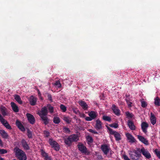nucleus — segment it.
<instances>
[{
    "label": "nucleus",
    "instance_id": "f257e3e1",
    "mask_svg": "<svg viewBox=\"0 0 160 160\" xmlns=\"http://www.w3.org/2000/svg\"><path fill=\"white\" fill-rule=\"evenodd\" d=\"M16 157L19 160H27V157L25 152L17 147L14 149Z\"/></svg>",
    "mask_w": 160,
    "mask_h": 160
},
{
    "label": "nucleus",
    "instance_id": "f03ea898",
    "mask_svg": "<svg viewBox=\"0 0 160 160\" xmlns=\"http://www.w3.org/2000/svg\"><path fill=\"white\" fill-rule=\"evenodd\" d=\"M138 150V148L136 150H134L129 155L131 159L132 160H139V158L142 157L141 154L139 153Z\"/></svg>",
    "mask_w": 160,
    "mask_h": 160
},
{
    "label": "nucleus",
    "instance_id": "7ed1b4c3",
    "mask_svg": "<svg viewBox=\"0 0 160 160\" xmlns=\"http://www.w3.org/2000/svg\"><path fill=\"white\" fill-rule=\"evenodd\" d=\"M138 150L140 153H142L147 159H149L151 158V156L149 152L144 147H142L141 149L138 148Z\"/></svg>",
    "mask_w": 160,
    "mask_h": 160
},
{
    "label": "nucleus",
    "instance_id": "20e7f679",
    "mask_svg": "<svg viewBox=\"0 0 160 160\" xmlns=\"http://www.w3.org/2000/svg\"><path fill=\"white\" fill-rule=\"evenodd\" d=\"M108 129L110 134L114 135L115 140L117 141H119L121 139V135L118 132L113 130V129L108 127Z\"/></svg>",
    "mask_w": 160,
    "mask_h": 160
},
{
    "label": "nucleus",
    "instance_id": "39448f33",
    "mask_svg": "<svg viewBox=\"0 0 160 160\" xmlns=\"http://www.w3.org/2000/svg\"><path fill=\"white\" fill-rule=\"evenodd\" d=\"M78 148L79 150L83 153L87 155L89 154V152L88 151L87 148L82 143L79 142L77 145Z\"/></svg>",
    "mask_w": 160,
    "mask_h": 160
},
{
    "label": "nucleus",
    "instance_id": "423d86ee",
    "mask_svg": "<svg viewBox=\"0 0 160 160\" xmlns=\"http://www.w3.org/2000/svg\"><path fill=\"white\" fill-rule=\"evenodd\" d=\"M48 142L52 148H54V149L56 151H58L59 150V145L56 141L53 140L52 138H50Z\"/></svg>",
    "mask_w": 160,
    "mask_h": 160
},
{
    "label": "nucleus",
    "instance_id": "0eeeda50",
    "mask_svg": "<svg viewBox=\"0 0 160 160\" xmlns=\"http://www.w3.org/2000/svg\"><path fill=\"white\" fill-rule=\"evenodd\" d=\"M48 113V111L46 107H44L41 109V110L38 113V114L40 117L47 116Z\"/></svg>",
    "mask_w": 160,
    "mask_h": 160
},
{
    "label": "nucleus",
    "instance_id": "6e6552de",
    "mask_svg": "<svg viewBox=\"0 0 160 160\" xmlns=\"http://www.w3.org/2000/svg\"><path fill=\"white\" fill-rule=\"evenodd\" d=\"M113 112L117 116H119L120 115V111L118 107L115 104H112L111 107Z\"/></svg>",
    "mask_w": 160,
    "mask_h": 160
},
{
    "label": "nucleus",
    "instance_id": "1a4fd4ad",
    "mask_svg": "<svg viewBox=\"0 0 160 160\" xmlns=\"http://www.w3.org/2000/svg\"><path fill=\"white\" fill-rule=\"evenodd\" d=\"M26 116L29 122L32 124H33L35 122L34 117L32 115L29 113H27L26 114Z\"/></svg>",
    "mask_w": 160,
    "mask_h": 160
},
{
    "label": "nucleus",
    "instance_id": "9d476101",
    "mask_svg": "<svg viewBox=\"0 0 160 160\" xmlns=\"http://www.w3.org/2000/svg\"><path fill=\"white\" fill-rule=\"evenodd\" d=\"M16 125L18 128L22 132H24L25 131V129L23 125L21 123L20 121L17 119L16 120Z\"/></svg>",
    "mask_w": 160,
    "mask_h": 160
},
{
    "label": "nucleus",
    "instance_id": "9b49d317",
    "mask_svg": "<svg viewBox=\"0 0 160 160\" xmlns=\"http://www.w3.org/2000/svg\"><path fill=\"white\" fill-rule=\"evenodd\" d=\"M101 148L104 153L106 155H107L109 152L110 149L108 147L107 145L106 144L102 145Z\"/></svg>",
    "mask_w": 160,
    "mask_h": 160
},
{
    "label": "nucleus",
    "instance_id": "f8f14e48",
    "mask_svg": "<svg viewBox=\"0 0 160 160\" xmlns=\"http://www.w3.org/2000/svg\"><path fill=\"white\" fill-rule=\"evenodd\" d=\"M141 127L142 131L145 133L147 132V129L149 127L148 124L146 122H143L141 123Z\"/></svg>",
    "mask_w": 160,
    "mask_h": 160
},
{
    "label": "nucleus",
    "instance_id": "ddd939ff",
    "mask_svg": "<svg viewBox=\"0 0 160 160\" xmlns=\"http://www.w3.org/2000/svg\"><path fill=\"white\" fill-rule=\"evenodd\" d=\"M29 101L30 105L32 106H34L36 104L37 99L36 98L32 95L30 97Z\"/></svg>",
    "mask_w": 160,
    "mask_h": 160
},
{
    "label": "nucleus",
    "instance_id": "4468645a",
    "mask_svg": "<svg viewBox=\"0 0 160 160\" xmlns=\"http://www.w3.org/2000/svg\"><path fill=\"white\" fill-rule=\"evenodd\" d=\"M40 117L41 118V120L45 125H47L49 123L50 120L48 118L47 116H40Z\"/></svg>",
    "mask_w": 160,
    "mask_h": 160
},
{
    "label": "nucleus",
    "instance_id": "2eb2a0df",
    "mask_svg": "<svg viewBox=\"0 0 160 160\" xmlns=\"http://www.w3.org/2000/svg\"><path fill=\"white\" fill-rule=\"evenodd\" d=\"M137 137L139 140L142 143L146 145H148L149 143L148 140L145 138L143 137L138 135H137Z\"/></svg>",
    "mask_w": 160,
    "mask_h": 160
},
{
    "label": "nucleus",
    "instance_id": "dca6fc26",
    "mask_svg": "<svg viewBox=\"0 0 160 160\" xmlns=\"http://www.w3.org/2000/svg\"><path fill=\"white\" fill-rule=\"evenodd\" d=\"M78 103L79 105L82 107V108L84 110H88V107L86 102L83 101H79L78 102Z\"/></svg>",
    "mask_w": 160,
    "mask_h": 160
},
{
    "label": "nucleus",
    "instance_id": "f3484780",
    "mask_svg": "<svg viewBox=\"0 0 160 160\" xmlns=\"http://www.w3.org/2000/svg\"><path fill=\"white\" fill-rule=\"evenodd\" d=\"M21 143L22 145V146L24 149L26 150H28L30 149L29 146L25 139H23L22 140Z\"/></svg>",
    "mask_w": 160,
    "mask_h": 160
},
{
    "label": "nucleus",
    "instance_id": "a211bd4d",
    "mask_svg": "<svg viewBox=\"0 0 160 160\" xmlns=\"http://www.w3.org/2000/svg\"><path fill=\"white\" fill-rule=\"evenodd\" d=\"M126 136L128 140L130 142L133 143L135 142V139L131 134L128 133L126 134Z\"/></svg>",
    "mask_w": 160,
    "mask_h": 160
},
{
    "label": "nucleus",
    "instance_id": "6ab92c4d",
    "mask_svg": "<svg viewBox=\"0 0 160 160\" xmlns=\"http://www.w3.org/2000/svg\"><path fill=\"white\" fill-rule=\"evenodd\" d=\"M1 123L6 128L9 130H11L12 129L11 126L6 120L4 119V121H2Z\"/></svg>",
    "mask_w": 160,
    "mask_h": 160
},
{
    "label": "nucleus",
    "instance_id": "aec40b11",
    "mask_svg": "<svg viewBox=\"0 0 160 160\" xmlns=\"http://www.w3.org/2000/svg\"><path fill=\"white\" fill-rule=\"evenodd\" d=\"M64 142L65 144L68 146H71L72 142L71 140L70 135L67 138H64Z\"/></svg>",
    "mask_w": 160,
    "mask_h": 160
},
{
    "label": "nucleus",
    "instance_id": "412c9836",
    "mask_svg": "<svg viewBox=\"0 0 160 160\" xmlns=\"http://www.w3.org/2000/svg\"><path fill=\"white\" fill-rule=\"evenodd\" d=\"M11 105L13 110L15 112H19V109L18 107L13 102H11Z\"/></svg>",
    "mask_w": 160,
    "mask_h": 160
},
{
    "label": "nucleus",
    "instance_id": "4be33fe9",
    "mask_svg": "<svg viewBox=\"0 0 160 160\" xmlns=\"http://www.w3.org/2000/svg\"><path fill=\"white\" fill-rule=\"evenodd\" d=\"M71 138V140L72 142H76L79 140V138L77 135L72 134L70 135Z\"/></svg>",
    "mask_w": 160,
    "mask_h": 160
},
{
    "label": "nucleus",
    "instance_id": "5701e85b",
    "mask_svg": "<svg viewBox=\"0 0 160 160\" xmlns=\"http://www.w3.org/2000/svg\"><path fill=\"white\" fill-rule=\"evenodd\" d=\"M102 123L101 121L99 119H97L96 121V124L95 127L97 130H100L102 128Z\"/></svg>",
    "mask_w": 160,
    "mask_h": 160
},
{
    "label": "nucleus",
    "instance_id": "b1692460",
    "mask_svg": "<svg viewBox=\"0 0 160 160\" xmlns=\"http://www.w3.org/2000/svg\"><path fill=\"white\" fill-rule=\"evenodd\" d=\"M128 124L129 128L131 130H135V129L136 127L133 122L130 120H128Z\"/></svg>",
    "mask_w": 160,
    "mask_h": 160
},
{
    "label": "nucleus",
    "instance_id": "393cba45",
    "mask_svg": "<svg viewBox=\"0 0 160 160\" xmlns=\"http://www.w3.org/2000/svg\"><path fill=\"white\" fill-rule=\"evenodd\" d=\"M0 134L2 138H4L7 139L8 137L7 133L3 130H0Z\"/></svg>",
    "mask_w": 160,
    "mask_h": 160
},
{
    "label": "nucleus",
    "instance_id": "a878e982",
    "mask_svg": "<svg viewBox=\"0 0 160 160\" xmlns=\"http://www.w3.org/2000/svg\"><path fill=\"white\" fill-rule=\"evenodd\" d=\"M150 122L151 123L154 125L156 122V118L155 115L152 113H151V117L150 118Z\"/></svg>",
    "mask_w": 160,
    "mask_h": 160
},
{
    "label": "nucleus",
    "instance_id": "bb28decb",
    "mask_svg": "<svg viewBox=\"0 0 160 160\" xmlns=\"http://www.w3.org/2000/svg\"><path fill=\"white\" fill-rule=\"evenodd\" d=\"M0 110L2 114L4 116L7 115V109L4 106H2L0 108Z\"/></svg>",
    "mask_w": 160,
    "mask_h": 160
},
{
    "label": "nucleus",
    "instance_id": "cd10ccee",
    "mask_svg": "<svg viewBox=\"0 0 160 160\" xmlns=\"http://www.w3.org/2000/svg\"><path fill=\"white\" fill-rule=\"evenodd\" d=\"M14 98L20 104H22V101L21 100V98L18 95H15Z\"/></svg>",
    "mask_w": 160,
    "mask_h": 160
},
{
    "label": "nucleus",
    "instance_id": "c85d7f7f",
    "mask_svg": "<svg viewBox=\"0 0 160 160\" xmlns=\"http://www.w3.org/2000/svg\"><path fill=\"white\" fill-rule=\"evenodd\" d=\"M63 120L65 121L67 123L69 124L71 122V118L69 117L64 116L63 118Z\"/></svg>",
    "mask_w": 160,
    "mask_h": 160
},
{
    "label": "nucleus",
    "instance_id": "c756f323",
    "mask_svg": "<svg viewBox=\"0 0 160 160\" xmlns=\"http://www.w3.org/2000/svg\"><path fill=\"white\" fill-rule=\"evenodd\" d=\"M88 115L92 119H94L97 117L96 113L94 111H91L89 113Z\"/></svg>",
    "mask_w": 160,
    "mask_h": 160
},
{
    "label": "nucleus",
    "instance_id": "7c9ffc66",
    "mask_svg": "<svg viewBox=\"0 0 160 160\" xmlns=\"http://www.w3.org/2000/svg\"><path fill=\"white\" fill-rule=\"evenodd\" d=\"M154 104L157 106H160V99L158 97H157L154 99Z\"/></svg>",
    "mask_w": 160,
    "mask_h": 160
},
{
    "label": "nucleus",
    "instance_id": "2f4dec72",
    "mask_svg": "<svg viewBox=\"0 0 160 160\" xmlns=\"http://www.w3.org/2000/svg\"><path fill=\"white\" fill-rule=\"evenodd\" d=\"M86 139L88 144L92 143L93 142V138L90 136H88L86 138Z\"/></svg>",
    "mask_w": 160,
    "mask_h": 160
},
{
    "label": "nucleus",
    "instance_id": "473e14b6",
    "mask_svg": "<svg viewBox=\"0 0 160 160\" xmlns=\"http://www.w3.org/2000/svg\"><path fill=\"white\" fill-rule=\"evenodd\" d=\"M53 122L55 124H58L60 122L59 118L58 117H54L53 118Z\"/></svg>",
    "mask_w": 160,
    "mask_h": 160
},
{
    "label": "nucleus",
    "instance_id": "72a5a7b5",
    "mask_svg": "<svg viewBox=\"0 0 160 160\" xmlns=\"http://www.w3.org/2000/svg\"><path fill=\"white\" fill-rule=\"evenodd\" d=\"M47 107L49 109L50 112V113H52L53 112V107L50 104H47Z\"/></svg>",
    "mask_w": 160,
    "mask_h": 160
},
{
    "label": "nucleus",
    "instance_id": "f704fd0d",
    "mask_svg": "<svg viewBox=\"0 0 160 160\" xmlns=\"http://www.w3.org/2000/svg\"><path fill=\"white\" fill-rule=\"evenodd\" d=\"M102 119L105 121L110 122L111 120V118L108 116L104 115L102 116Z\"/></svg>",
    "mask_w": 160,
    "mask_h": 160
},
{
    "label": "nucleus",
    "instance_id": "c9c22d12",
    "mask_svg": "<svg viewBox=\"0 0 160 160\" xmlns=\"http://www.w3.org/2000/svg\"><path fill=\"white\" fill-rule=\"evenodd\" d=\"M27 135L29 138H32V133L31 131L28 128L27 129Z\"/></svg>",
    "mask_w": 160,
    "mask_h": 160
},
{
    "label": "nucleus",
    "instance_id": "e433bc0d",
    "mask_svg": "<svg viewBox=\"0 0 160 160\" xmlns=\"http://www.w3.org/2000/svg\"><path fill=\"white\" fill-rule=\"evenodd\" d=\"M154 152L158 158L160 159V151L156 149L154 150Z\"/></svg>",
    "mask_w": 160,
    "mask_h": 160
},
{
    "label": "nucleus",
    "instance_id": "4c0bfd02",
    "mask_svg": "<svg viewBox=\"0 0 160 160\" xmlns=\"http://www.w3.org/2000/svg\"><path fill=\"white\" fill-rule=\"evenodd\" d=\"M126 116L128 118H131L134 116L132 113H130L129 112H125Z\"/></svg>",
    "mask_w": 160,
    "mask_h": 160
},
{
    "label": "nucleus",
    "instance_id": "58836bf2",
    "mask_svg": "<svg viewBox=\"0 0 160 160\" xmlns=\"http://www.w3.org/2000/svg\"><path fill=\"white\" fill-rule=\"evenodd\" d=\"M43 132L44 137L48 138L49 136L50 133L49 131L47 130H44Z\"/></svg>",
    "mask_w": 160,
    "mask_h": 160
},
{
    "label": "nucleus",
    "instance_id": "ea45409f",
    "mask_svg": "<svg viewBox=\"0 0 160 160\" xmlns=\"http://www.w3.org/2000/svg\"><path fill=\"white\" fill-rule=\"evenodd\" d=\"M63 132L65 133H69L70 130L69 129L66 127H64L63 128Z\"/></svg>",
    "mask_w": 160,
    "mask_h": 160
},
{
    "label": "nucleus",
    "instance_id": "a19ab883",
    "mask_svg": "<svg viewBox=\"0 0 160 160\" xmlns=\"http://www.w3.org/2000/svg\"><path fill=\"white\" fill-rule=\"evenodd\" d=\"M60 108L63 112H65L67 110V108L63 104H61L60 105Z\"/></svg>",
    "mask_w": 160,
    "mask_h": 160
},
{
    "label": "nucleus",
    "instance_id": "79ce46f5",
    "mask_svg": "<svg viewBox=\"0 0 160 160\" xmlns=\"http://www.w3.org/2000/svg\"><path fill=\"white\" fill-rule=\"evenodd\" d=\"M109 126L112 128H118V125L117 123H114L109 125Z\"/></svg>",
    "mask_w": 160,
    "mask_h": 160
},
{
    "label": "nucleus",
    "instance_id": "37998d69",
    "mask_svg": "<svg viewBox=\"0 0 160 160\" xmlns=\"http://www.w3.org/2000/svg\"><path fill=\"white\" fill-rule=\"evenodd\" d=\"M41 155L43 157H44V158H46V156H48V153H46V152L43 150H41Z\"/></svg>",
    "mask_w": 160,
    "mask_h": 160
},
{
    "label": "nucleus",
    "instance_id": "c03bdc74",
    "mask_svg": "<svg viewBox=\"0 0 160 160\" xmlns=\"http://www.w3.org/2000/svg\"><path fill=\"white\" fill-rule=\"evenodd\" d=\"M47 97H48V100L49 101H50L51 102H53V100L52 99V96L51 94L48 93Z\"/></svg>",
    "mask_w": 160,
    "mask_h": 160
},
{
    "label": "nucleus",
    "instance_id": "a18cd8bd",
    "mask_svg": "<svg viewBox=\"0 0 160 160\" xmlns=\"http://www.w3.org/2000/svg\"><path fill=\"white\" fill-rule=\"evenodd\" d=\"M54 85L56 86H57V87L58 88H60L61 87V84L60 82L59 81H57L55 83Z\"/></svg>",
    "mask_w": 160,
    "mask_h": 160
},
{
    "label": "nucleus",
    "instance_id": "49530a36",
    "mask_svg": "<svg viewBox=\"0 0 160 160\" xmlns=\"http://www.w3.org/2000/svg\"><path fill=\"white\" fill-rule=\"evenodd\" d=\"M147 106V104L144 101H141V106L142 108H146Z\"/></svg>",
    "mask_w": 160,
    "mask_h": 160
},
{
    "label": "nucleus",
    "instance_id": "de8ad7c7",
    "mask_svg": "<svg viewBox=\"0 0 160 160\" xmlns=\"http://www.w3.org/2000/svg\"><path fill=\"white\" fill-rule=\"evenodd\" d=\"M72 110L74 113L75 114H77L79 112V110L77 108H72Z\"/></svg>",
    "mask_w": 160,
    "mask_h": 160
},
{
    "label": "nucleus",
    "instance_id": "09e8293b",
    "mask_svg": "<svg viewBox=\"0 0 160 160\" xmlns=\"http://www.w3.org/2000/svg\"><path fill=\"white\" fill-rule=\"evenodd\" d=\"M7 152V151L4 149H0V153L1 154H4Z\"/></svg>",
    "mask_w": 160,
    "mask_h": 160
},
{
    "label": "nucleus",
    "instance_id": "8fccbe9b",
    "mask_svg": "<svg viewBox=\"0 0 160 160\" xmlns=\"http://www.w3.org/2000/svg\"><path fill=\"white\" fill-rule=\"evenodd\" d=\"M126 101L127 102V103L128 106L129 107H132V103L129 101L127 99H126Z\"/></svg>",
    "mask_w": 160,
    "mask_h": 160
},
{
    "label": "nucleus",
    "instance_id": "3c124183",
    "mask_svg": "<svg viewBox=\"0 0 160 160\" xmlns=\"http://www.w3.org/2000/svg\"><path fill=\"white\" fill-rule=\"evenodd\" d=\"M88 131L89 132L92 133L94 134H98V132L97 131H96L95 130H92L91 129H89Z\"/></svg>",
    "mask_w": 160,
    "mask_h": 160
},
{
    "label": "nucleus",
    "instance_id": "603ef678",
    "mask_svg": "<svg viewBox=\"0 0 160 160\" xmlns=\"http://www.w3.org/2000/svg\"><path fill=\"white\" fill-rule=\"evenodd\" d=\"M123 158L124 160H130L128 157L126 155L123 156Z\"/></svg>",
    "mask_w": 160,
    "mask_h": 160
},
{
    "label": "nucleus",
    "instance_id": "864d4df0",
    "mask_svg": "<svg viewBox=\"0 0 160 160\" xmlns=\"http://www.w3.org/2000/svg\"><path fill=\"white\" fill-rule=\"evenodd\" d=\"M85 120L86 121H91L93 119L92 118H91V117H90L89 116V117H86Z\"/></svg>",
    "mask_w": 160,
    "mask_h": 160
},
{
    "label": "nucleus",
    "instance_id": "5fc2aeb1",
    "mask_svg": "<svg viewBox=\"0 0 160 160\" xmlns=\"http://www.w3.org/2000/svg\"><path fill=\"white\" fill-rule=\"evenodd\" d=\"M45 160H52L51 158L48 156V155L46 156V158H44Z\"/></svg>",
    "mask_w": 160,
    "mask_h": 160
},
{
    "label": "nucleus",
    "instance_id": "6e6d98bb",
    "mask_svg": "<svg viewBox=\"0 0 160 160\" xmlns=\"http://www.w3.org/2000/svg\"><path fill=\"white\" fill-rule=\"evenodd\" d=\"M4 119H5L2 117V115L0 114V122H2V121H4Z\"/></svg>",
    "mask_w": 160,
    "mask_h": 160
},
{
    "label": "nucleus",
    "instance_id": "4d7b16f0",
    "mask_svg": "<svg viewBox=\"0 0 160 160\" xmlns=\"http://www.w3.org/2000/svg\"><path fill=\"white\" fill-rule=\"evenodd\" d=\"M98 158L100 160H102V157L101 155H98Z\"/></svg>",
    "mask_w": 160,
    "mask_h": 160
},
{
    "label": "nucleus",
    "instance_id": "13d9d810",
    "mask_svg": "<svg viewBox=\"0 0 160 160\" xmlns=\"http://www.w3.org/2000/svg\"><path fill=\"white\" fill-rule=\"evenodd\" d=\"M2 142L1 139L0 138V145H2Z\"/></svg>",
    "mask_w": 160,
    "mask_h": 160
},
{
    "label": "nucleus",
    "instance_id": "bf43d9fd",
    "mask_svg": "<svg viewBox=\"0 0 160 160\" xmlns=\"http://www.w3.org/2000/svg\"><path fill=\"white\" fill-rule=\"evenodd\" d=\"M38 94L41 95V93H40V91H39V90L38 89Z\"/></svg>",
    "mask_w": 160,
    "mask_h": 160
},
{
    "label": "nucleus",
    "instance_id": "052dcab7",
    "mask_svg": "<svg viewBox=\"0 0 160 160\" xmlns=\"http://www.w3.org/2000/svg\"><path fill=\"white\" fill-rule=\"evenodd\" d=\"M0 160H4V159L0 157Z\"/></svg>",
    "mask_w": 160,
    "mask_h": 160
},
{
    "label": "nucleus",
    "instance_id": "680f3d73",
    "mask_svg": "<svg viewBox=\"0 0 160 160\" xmlns=\"http://www.w3.org/2000/svg\"><path fill=\"white\" fill-rule=\"evenodd\" d=\"M82 115H83V117H84V116H85V114H83Z\"/></svg>",
    "mask_w": 160,
    "mask_h": 160
},
{
    "label": "nucleus",
    "instance_id": "e2e57ef3",
    "mask_svg": "<svg viewBox=\"0 0 160 160\" xmlns=\"http://www.w3.org/2000/svg\"><path fill=\"white\" fill-rule=\"evenodd\" d=\"M12 160H16L15 159H12Z\"/></svg>",
    "mask_w": 160,
    "mask_h": 160
}]
</instances>
